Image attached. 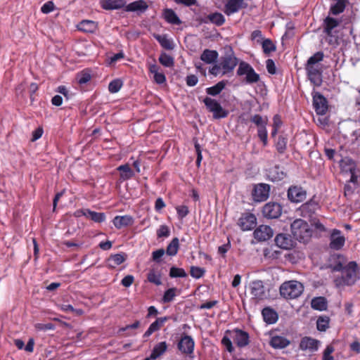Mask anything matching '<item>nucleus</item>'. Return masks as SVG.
<instances>
[{"label": "nucleus", "mask_w": 360, "mask_h": 360, "mask_svg": "<svg viewBox=\"0 0 360 360\" xmlns=\"http://www.w3.org/2000/svg\"><path fill=\"white\" fill-rule=\"evenodd\" d=\"M340 271L341 276L335 277L333 281L338 288L352 286L360 279L359 268L355 262H349Z\"/></svg>", "instance_id": "1"}, {"label": "nucleus", "mask_w": 360, "mask_h": 360, "mask_svg": "<svg viewBox=\"0 0 360 360\" xmlns=\"http://www.w3.org/2000/svg\"><path fill=\"white\" fill-rule=\"evenodd\" d=\"M304 285L297 281L290 280L283 282L279 288L281 296L285 300L299 297L304 292Z\"/></svg>", "instance_id": "2"}, {"label": "nucleus", "mask_w": 360, "mask_h": 360, "mask_svg": "<svg viewBox=\"0 0 360 360\" xmlns=\"http://www.w3.org/2000/svg\"><path fill=\"white\" fill-rule=\"evenodd\" d=\"M290 229L293 237L300 242H308L312 235L309 225L302 219H295L291 224Z\"/></svg>", "instance_id": "3"}, {"label": "nucleus", "mask_w": 360, "mask_h": 360, "mask_svg": "<svg viewBox=\"0 0 360 360\" xmlns=\"http://www.w3.org/2000/svg\"><path fill=\"white\" fill-rule=\"evenodd\" d=\"M236 75L242 77V81L247 84H252L258 82L260 79L259 75L248 63L241 61L238 64Z\"/></svg>", "instance_id": "4"}, {"label": "nucleus", "mask_w": 360, "mask_h": 360, "mask_svg": "<svg viewBox=\"0 0 360 360\" xmlns=\"http://www.w3.org/2000/svg\"><path fill=\"white\" fill-rule=\"evenodd\" d=\"M203 103L207 110L212 113L214 119L219 120L228 116L229 111L224 109L217 100L207 96L203 99Z\"/></svg>", "instance_id": "5"}, {"label": "nucleus", "mask_w": 360, "mask_h": 360, "mask_svg": "<svg viewBox=\"0 0 360 360\" xmlns=\"http://www.w3.org/2000/svg\"><path fill=\"white\" fill-rule=\"evenodd\" d=\"M269 193L270 186L269 184L264 183L255 184L252 191V200L257 202H264L268 199Z\"/></svg>", "instance_id": "6"}, {"label": "nucleus", "mask_w": 360, "mask_h": 360, "mask_svg": "<svg viewBox=\"0 0 360 360\" xmlns=\"http://www.w3.org/2000/svg\"><path fill=\"white\" fill-rule=\"evenodd\" d=\"M283 207L281 204L276 202H269L262 207V214L266 219H278L281 217Z\"/></svg>", "instance_id": "7"}, {"label": "nucleus", "mask_w": 360, "mask_h": 360, "mask_svg": "<svg viewBox=\"0 0 360 360\" xmlns=\"http://www.w3.org/2000/svg\"><path fill=\"white\" fill-rule=\"evenodd\" d=\"M308 79L316 86H320L322 84V70L320 65H306Z\"/></svg>", "instance_id": "8"}, {"label": "nucleus", "mask_w": 360, "mask_h": 360, "mask_svg": "<svg viewBox=\"0 0 360 360\" xmlns=\"http://www.w3.org/2000/svg\"><path fill=\"white\" fill-rule=\"evenodd\" d=\"M339 21L335 18L327 17L324 20V32L329 37L328 42L330 44H338V37L333 35V30L338 27Z\"/></svg>", "instance_id": "9"}, {"label": "nucleus", "mask_w": 360, "mask_h": 360, "mask_svg": "<svg viewBox=\"0 0 360 360\" xmlns=\"http://www.w3.org/2000/svg\"><path fill=\"white\" fill-rule=\"evenodd\" d=\"M250 294L252 299L257 302L264 300L266 297L264 283L261 280H255L250 284Z\"/></svg>", "instance_id": "10"}, {"label": "nucleus", "mask_w": 360, "mask_h": 360, "mask_svg": "<svg viewBox=\"0 0 360 360\" xmlns=\"http://www.w3.org/2000/svg\"><path fill=\"white\" fill-rule=\"evenodd\" d=\"M257 224V218L254 214L245 212L242 214L238 221V225L242 231L253 229Z\"/></svg>", "instance_id": "11"}, {"label": "nucleus", "mask_w": 360, "mask_h": 360, "mask_svg": "<svg viewBox=\"0 0 360 360\" xmlns=\"http://www.w3.org/2000/svg\"><path fill=\"white\" fill-rule=\"evenodd\" d=\"M313 95V105L318 115H324L328 110V102L326 98L319 92L314 91Z\"/></svg>", "instance_id": "12"}, {"label": "nucleus", "mask_w": 360, "mask_h": 360, "mask_svg": "<svg viewBox=\"0 0 360 360\" xmlns=\"http://www.w3.org/2000/svg\"><path fill=\"white\" fill-rule=\"evenodd\" d=\"M238 63V58L233 54L223 56L220 61L222 69V75L232 72Z\"/></svg>", "instance_id": "13"}, {"label": "nucleus", "mask_w": 360, "mask_h": 360, "mask_svg": "<svg viewBox=\"0 0 360 360\" xmlns=\"http://www.w3.org/2000/svg\"><path fill=\"white\" fill-rule=\"evenodd\" d=\"M195 342L191 336L184 335L178 342L177 347L181 353L191 355L193 353Z\"/></svg>", "instance_id": "14"}, {"label": "nucleus", "mask_w": 360, "mask_h": 360, "mask_svg": "<svg viewBox=\"0 0 360 360\" xmlns=\"http://www.w3.org/2000/svg\"><path fill=\"white\" fill-rule=\"evenodd\" d=\"M307 192L300 186H291L288 191V198L293 202H301L305 200Z\"/></svg>", "instance_id": "15"}, {"label": "nucleus", "mask_w": 360, "mask_h": 360, "mask_svg": "<svg viewBox=\"0 0 360 360\" xmlns=\"http://www.w3.org/2000/svg\"><path fill=\"white\" fill-rule=\"evenodd\" d=\"M320 341L311 337L305 336L300 340L299 347L302 351L314 352L319 349Z\"/></svg>", "instance_id": "16"}, {"label": "nucleus", "mask_w": 360, "mask_h": 360, "mask_svg": "<svg viewBox=\"0 0 360 360\" xmlns=\"http://www.w3.org/2000/svg\"><path fill=\"white\" fill-rule=\"evenodd\" d=\"M274 235L272 229L267 225H260L254 231V237L258 241H266Z\"/></svg>", "instance_id": "17"}, {"label": "nucleus", "mask_w": 360, "mask_h": 360, "mask_svg": "<svg viewBox=\"0 0 360 360\" xmlns=\"http://www.w3.org/2000/svg\"><path fill=\"white\" fill-rule=\"evenodd\" d=\"M330 264L329 268L332 271H340L346 265L347 259L340 254H334L330 259Z\"/></svg>", "instance_id": "18"}, {"label": "nucleus", "mask_w": 360, "mask_h": 360, "mask_svg": "<svg viewBox=\"0 0 360 360\" xmlns=\"http://www.w3.org/2000/svg\"><path fill=\"white\" fill-rule=\"evenodd\" d=\"M341 231L334 229L330 236V248L333 250H340L345 245V238L341 236Z\"/></svg>", "instance_id": "19"}, {"label": "nucleus", "mask_w": 360, "mask_h": 360, "mask_svg": "<svg viewBox=\"0 0 360 360\" xmlns=\"http://www.w3.org/2000/svg\"><path fill=\"white\" fill-rule=\"evenodd\" d=\"M247 4L243 0H229L225 4L224 12L226 15H230L237 13L240 8H245Z\"/></svg>", "instance_id": "20"}, {"label": "nucleus", "mask_w": 360, "mask_h": 360, "mask_svg": "<svg viewBox=\"0 0 360 360\" xmlns=\"http://www.w3.org/2000/svg\"><path fill=\"white\" fill-rule=\"evenodd\" d=\"M233 334V341L238 347H244L249 344V335L247 332L235 329Z\"/></svg>", "instance_id": "21"}, {"label": "nucleus", "mask_w": 360, "mask_h": 360, "mask_svg": "<svg viewBox=\"0 0 360 360\" xmlns=\"http://www.w3.org/2000/svg\"><path fill=\"white\" fill-rule=\"evenodd\" d=\"M148 5L146 1L144 0H137L127 5L124 8V11L127 12H137L143 13L148 9Z\"/></svg>", "instance_id": "22"}, {"label": "nucleus", "mask_w": 360, "mask_h": 360, "mask_svg": "<svg viewBox=\"0 0 360 360\" xmlns=\"http://www.w3.org/2000/svg\"><path fill=\"white\" fill-rule=\"evenodd\" d=\"M276 245L285 250H289L293 247V241L291 237L285 233H279L275 238Z\"/></svg>", "instance_id": "23"}, {"label": "nucleus", "mask_w": 360, "mask_h": 360, "mask_svg": "<svg viewBox=\"0 0 360 360\" xmlns=\"http://www.w3.org/2000/svg\"><path fill=\"white\" fill-rule=\"evenodd\" d=\"M290 341L286 338L281 335H271L269 340V345L276 349H281L287 347Z\"/></svg>", "instance_id": "24"}, {"label": "nucleus", "mask_w": 360, "mask_h": 360, "mask_svg": "<svg viewBox=\"0 0 360 360\" xmlns=\"http://www.w3.org/2000/svg\"><path fill=\"white\" fill-rule=\"evenodd\" d=\"M168 316L158 318L153 323H152L148 330L145 332L143 337L148 338L154 332L159 330L165 324V323L169 320Z\"/></svg>", "instance_id": "25"}, {"label": "nucleus", "mask_w": 360, "mask_h": 360, "mask_svg": "<svg viewBox=\"0 0 360 360\" xmlns=\"http://www.w3.org/2000/svg\"><path fill=\"white\" fill-rule=\"evenodd\" d=\"M114 226L117 229L131 226L134 224V219L130 215L116 216L112 220Z\"/></svg>", "instance_id": "26"}, {"label": "nucleus", "mask_w": 360, "mask_h": 360, "mask_svg": "<svg viewBox=\"0 0 360 360\" xmlns=\"http://www.w3.org/2000/svg\"><path fill=\"white\" fill-rule=\"evenodd\" d=\"M101 7L105 10H116L125 5L124 0H100Z\"/></svg>", "instance_id": "27"}, {"label": "nucleus", "mask_w": 360, "mask_h": 360, "mask_svg": "<svg viewBox=\"0 0 360 360\" xmlns=\"http://www.w3.org/2000/svg\"><path fill=\"white\" fill-rule=\"evenodd\" d=\"M204 23L212 22L217 26H221L225 22L224 16L219 12H214L207 15L205 18L202 20Z\"/></svg>", "instance_id": "28"}, {"label": "nucleus", "mask_w": 360, "mask_h": 360, "mask_svg": "<svg viewBox=\"0 0 360 360\" xmlns=\"http://www.w3.org/2000/svg\"><path fill=\"white\" fill-rule=\"evenodd\" d=\"M262 314L264 321L268 324L275 323L278 319L277 312L270 307L264 308Z\"/></svg>", "instance_id": "29"}, {"label": "nucleus", "mask_w": 360, "mask_h": 360, "mask_svg": "<svg viewBox=\"0 0 360 360\" xmlns=\"http://www.w3.org/2000/svg\"><path fill=\"white\" fill-rule=\"evenodd\" d=\"M163 17L165 20L170 24L179 25L181 24V20L177 16L176 13L171 8H165L163 10Z\"/></svg>", "instance_id": "30"}, {"label": "nucleus", "mask_w": 360, "mask_h": 360, "mask_svg": "<svg viewBox=\"0 0 360 360\" xmlns=\"http://www.w3.org/2000/svg\"><path fill=\"white\" fill-rule=\"evenodd\" d=\"M126 259V255L124 253H118L110 255L107 259V266L109 268L115 269L117 266L123 263Z\"/></svg>", "instance_id": "31"}, {"label": "nucleus", "mask_w": 360, "mask_h": 360, "mask_svg": "<svg viewBox=\"0 0 360 360\" xmlns=\"http://www.w3.org/2000/svg\"><path fill=\"white\" fill-rule=\"evenodd\" d=\"M218 58L217 51L205 49L200 56V59L207 64L214 63Z\"/></svg>", "instance_id": "32"}, {"label": "nucleus", "mask_w": 360, "mask_h": 360, "mask_svg": "<svg viewBox=\"0 0 360 360\" xmlns=\"http://www.w3.org/2000/svg\"><path fill=\"white\" fill-rule=\"evenodd\" d=\"M311 307L312 309L319 311L326 310L328 307L327 300L324 297H314L311 300Z\"/></svg>", "instance_id": "33"}, {"label": "nucleus", "mask_w": 360, "mask_h": 360, "mask_svg": "<svg viewBox=\"0 0 360 360\" xmlns=\"http://www.w3.org/2000/svg\"><path fill=\"white\" fill-rule=\"evenodd\" d=\"M154 38L160 43L162 48L167 50H172L174 48L173 41L166 34H154Z\"/></svg>", "instance_id": "34"}, {"label": "nucleus", "mask_w": 360, "mask_h": 360, "mask_svg": "<svg viewBox=\"0 0 360 360\" xmlns=\"http://www.w3.org/2000/svg\"><path fill=\"white\" fill-rule=\"evenodd\" d=\"M78 30L84 32H94L97 27V25L94 21L84 20H82L77 26Z\"/></svg>", "instance_id": "35"}, {"label": "nucleus", "mask_w": 360, "mask_h": 360, "mask_svg": "<svg viewBox=\"0 0 360 360\" xmlns=\"http://www.w3.org/2000/svg\"><path fill=\"white\" fill-rule=\"evenodd\" d=\"M117 169L120 172V178L123 180H128L134 175V172L128 164L120 165Z\"/></svg>", "instance_id": "36"}, {"label": "nucleus", "mask_w": 360, "mask_h": 360, "mask_svg": "<svg viewBox=\"0 0 360 360\" xmlns=\"http://www.w3.org/2000/svg\"><path fill=\"white\" fill-rule=\"evenodd\" d=\"M167 345L165 342H159L154 347L150 354V358L152 359H155L156 358L163 354L167 350Z\"/></svg>", "instance_id": "37"}, {"label": "nucleus", "mask_w": 360, "mask_h": 360, "mask_svg": "<svg viewBox=\"0 0 360 360\" xmlns=\"http://www.w3.org/2000/svg\"><path fill=\"white\" fill-rule=\"evenodd\" d=\"M226 82L221 81L217 83L215 85L208 87L206 89V93L208 95L215 96L219 95L221 91L225 88Z\"/></svg>", "instance_id": "38"}, {"label": "nucleus", "mask_w": 360, "mask_h": 360, "mask_svg": "<svg viewBox=\"0 0 360 360\" xmlns=\"http://www.w3.org/2000/svg\"><path fill=\"white\" fill-rule=\"evenodd\" d=\"M263 52L265 55L269 56L271 52H274L276 50V45L270 39H264L261 42Z\"/></svg>", "instance_id": "39"}, {"label": "nucleus", "mask_w": 360, "mask_h": 360, "mask_svg": "<svg viewBox=\"0 0 360 360\" xmlns=\"http://www.w3.org/2000/svg\"><path fill=\"white\" fill-rule=\"evenodd\" d=\"M86 218L96 223H101L105 220V214L103 212H96L90 210H86Z\"/></svg>", "instance_id": "40"}, {"label": "nucleus", "mask_w": 360, "mask_h": 360, "mask_svg": "<svg viewBox=\"0 0 360 360\" xmlns=\"http://www.w3.org/2000/svg\"><path fill=\"white\" fill-rule=\"evenodd\" d=\"M330 319L327 316H321L318 318L316 321L317 330L324 332L329 328Z\"/></svg>", "instance_id": "41"}, {"label": "nucleus", "mask_w": 360, "mask_h": 360, "mask_svg": "<svg viewBox=\"0 0 360 360\" xmlns=\"http://www.w3.org/2000/svg\"><path fill=\"white\" fill-rule=\"evenodd\" d=\"M347 0H337L336 3L331 6L330 12L333 15H338L342 13L345 8Z\"/></svg>", "instance_id": "42"}, {"label": "nucleus", "mask_w": 360, "mask_h": 360, "mask_svg": "<svg viewBox=\"0 0 360 360\" xmlns=\"http://www.w3.org/2000/svg\"><path fill=\"white\" fill-rule=\"evenodd\" d=\"M179 243L177 238L172 240L166 249V253L169 256H174L176 255L179 250Z\"/></svg>", "instance_id": "43"}, {"label": "nucleus", "mask_w": 360, "mask_h": 360, "mask_svg": "<svg viewBox=\"0 0 360 360\" xmlns=\"http://www.w3.org/2000/svg\"><path fill=\"white\" fill-rule=\"evenodd\" d=\"M159 62L165 67L171 68L174 66V58L165 52H162L159 57Z\"/></svg>", "instance_id": "44"}, {"label": "nucleus", "mask_w": 360, "mask_h": 360, "mask_svg": "<svg viewBox=\"0 0 360 360\" xmlns=\"http://www.w3.org/2000/svg\"><path fill=\"white\" fill-rule=\"evenodd\" d=\"M169 276L172 278H185L187 274L184 269L172 266L169 270Z\"/></svg>", "instance_id": "45"}, {"label": "nucleus", "mask_w": 360, "mask_h": 360, "mask_svg": "<svg viewBox=\"0 0 360 360\" xmlns=\"http://www.w3.org/2000/svg\"><path fill=\"white\" fill-rule=\"evenodd\" d=\"M324 54L322 51H318L311 56L306 65H319V62L323 60Z\"/></svg>", "instance_id": "46"}, {"label": "nucleus", "mask_w": 360, "mask_h": 360, "mask_svg": "<svg viewBox=\"0 0 360 360\" xmlns=\"http://www.w3.org/2000/svg\"><path fill=\"white\" fill-rule=\"evenodd\" d=\"M251 122L255 124L257 127H262V126H266L268 122V119L266 117H263L260 115H255L251 119Z\"/></svg>", "instance_id": "47"}, {"label": "nucleus", "mask_w": 360, "mask_h": 360, "mask_svg": "<svg viewBox=\"0 0 360 360\" xmlns=\"http://www.w3.org/2000/svg\"><path fill=\"white\" fill-rule=\"evenodd\" d=\"M176 288H172L166 290L162 297L163 302L168 303L172 302L176 296Z\"/></svg>", "instance_id": "48"}, {"label": "nucleus", "mask_w": 360, "mask_h": 360, "mask_svg": "<svg viewBox=\"0 0 360 360\" xmlns=\"http://www.w3.org/2000/svg\"><path fill=\"white\" fill-rule=\"evenodd\" d=\"M122 86V82L120 79H114L110 82L108 85V90L110 93L115 94L120 91Z\"/></svg>", "instance_id": "49"}, {"label": "nucleus", "mask_w": 360, "mask_h": 360, "mask_svg": "<svg viewBox=\"0 0 360 360\" xmlns=\"http://www.w3.org/2000/svg\"><path fill=\"white\" fill-rule=\"evenodd\" d=\"M205 269L201 267L192 266L191 267V276L195 278H200L204 276Z\"/></svg>", "instance_id": "50"}, {"label": "nucleus", "mask_w": 360, "mask_h": 360, "mask_svg": "<svg viewBox=\"0 0 360 360\" xmlns=\"http://www.w3.org/2000/svg\"><path fill=\"white\" fill-rule=\"evenodd\" d=\"M287 139L283 136H278L276 144V150L280 153H283L286 149Z\"/></svg>", "instance_id": "51"}, {"label": "nucleus", "mask_w": 360, "mask_h": 360, "mask_svg": "<svg viewBox=\"0 0 360 360\" xmlns=\"http://www.w3.org/2000/svg\"><path fill=\"white\" fill-rule=\"evenodd\" d=\"M257 135L259 139L262 141L263 145H267V130L266 126L259 127L257 129Z\"/></svg>", "instance_id": "52"}, {"label": "nucleus", "mask_w": 360, "mask_h": 360, "mask_svg": "<svg viewBox=\"0 0 360 360\" xmlns=\"http://www.w3.org/2000/svg\"><path fill=\"white\" fill-rule=\"evenodd\" d=\"M91 77V75L86 71H82L77 75V79L79 84H84L90 81Z\"/></svg>", "instance_id": "53"}, {"label": "nucleus", "mask_w": 360, "mask_h": 360, "mask_svg": "<svg viewBox=\"0 0 360 360\" xmlns=\"http://www.w3.org/2000/svg\"><path fill=\"white\" fill-rule=\"evenodd\" d=\"M148 280L149 282L153 283L157 285L162 283L160 276L155 274L154 271H150L148 274Z\"/></svg>", "instance_id": "54"}, {"label": "nucleus", "mask_w": 360, "mask_h": 360, "mask_svg": "<svg viewBox=\"0 0 360 360\" xmlns=\"http://www.w3.org/2000/svg\"><path fill=\"white\" fill-rule=\"evenodd\" d=\"M170 231L167 226L161 225L160 228L157 231V236L158 238L162 237H168L169 236Z\"/></svg>", "instance_id": "55"}, {"label": "nucleus", "mask_w": 360, "mask_h": 360, "mask_svg": "<svg viewBox=\"0 0 360 360\" xmlns=\"http://www.w3.org/2000/svg\"><path fill=\"white\" fill-rule=\"evenodd\" d=\"M334 352V347L331 345H328L323 353V360H335L331 354Z\"/></svg>", "instance_id": "56"}, {"label": "nucleus", "mask_w": 360, "mask_h": 360, "mask_svg": "<svg viewBox=\"0 0 360 360\" xmlns=\"http://www.w3.org/2000/svg\"><path fill=\"white\" fill-rule=\"evenodd\" d=\"M176 212L179 218L183 219L184 218L189 212L188 207L186 205H180L176 207Z\"/></svg>", "instance_id": "57"}, {"label": "nucleus", "mask_w": 360, "mask_h": 360, "mask_svg": "<svg viewBox=\"0 0 360 360\" xmlns=\"http://www.w3.org/2000/svg\"><path fill=\"white\" fill-rule=\"evenodd\" d=\"M165 250L162 248L153 251L152 253L153 260L157 263H159L160 262L161 257L165 255Z\"/></svg>", "instance_id": "58"}, {"label": "nucleus", "mask_w": 360, "mask_h": 360, "mask_svg": "<svg viewBox=\"0 0 360 360\" xmlns=\"http://www.w3.org/2000/svg\"><path fill=\"white\" fill-rule=\"evenodd\" d=\"M221 344L226 347V350L232 353L234 351L231 340L226 336H224L221 340Z\"/></svg>", "instance_id": "59"}, {"label": "nucleus", "mask_w": 360, "mask_h": 360, "mask_svg": "<svg viewBox=\"0 0 360 360\" xmlns=\"http://www.w3.org/2000/svg\"><path fill=\"white\" fill-rule=\"evenodd\" d=\"M266 67L268 72L271 75L276 73L275 63L272 59H267L266 61Z\"/></svg>", "instance_id": "60"}, {"label": "nucleus", "mask_w": 360, "mask_h": 360, "mask_svg": "<svg viewBox=\"0 0 360 360\" xmlns=\"http://www.w3.org/2000/svg\"><path fill=\"white\" fill-rule=\"evenodd\" d=\"M55 6L52 1L45 3L41 8V11L43 13H49L54 10Z\"/></svg>", "instance_id": "61"}, {"label": "nucleus", "mask_w": 360, "mask_h": 360, "mask_svg": "<svg viewBox=\"0 0 360 360\" xmlns=\"http://www.w3.org/2000/svg\"><path fill=\"white\" fill-rule=\"evenodd\" d=\"M35 328L39 330H54L55 326H54V324H53L51 323H37L35 325Z\"/></svg>", "instance_id": "62"}, {"label": "nucleus", "mask_w": 360, "mask_h": 360, "mask_svg": "<svg viewBox=\"0 0 360 360\" xmlns=\"http://www.w3.org/2000/svg\"><path fill=\"white\" fill-rule=\"evenodd\" d=\"M251 39L256 41L259 44H261L262 40H264V39L263 38L262 32L259 30H256L252 32Z\"/></svg>", "instance_id": "63"}, {"label": "nucleus", "mask_w": 360, "mask_h": 360, "mask_svg": "<svg viewBox=\"0 0 360 360\" xmlns=\"http://www.w3.org/2000/svg\"><path fill=\"white\" fill-rule=\"evenodd\" d=\"M134 281V278L132 275H127L122 278L121 281V284L124 287H129Z\"/></svg>", "instance_id": "64"}]
</instances>
